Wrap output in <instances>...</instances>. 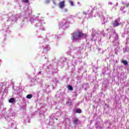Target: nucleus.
<instances>
[{
  "instance_id": "obj_1",
  "label": "nucleus",
  "mask_w": 129,
  "mask_h": 129,
  "mask_svg": "<svg viewBox=\"0 0 129 129\" xmlns=\"http://www.w3.org/2000/svg\"><path fill=\"white\" fill-rule=\"evenodd\" d=\"M87 37V34H84V33L82 32L77 31L73 32L72 39L74 41H77V40H79L80 38H86Z\"/></svg>"
},
{
  "instance_id": "obj_2",
  "label": "nucleus",
  "mask_w": 129,
  "mask_h": 129,
  "mask_svg": "<svg viewBox=\"0 0 129 129\" xmlns=\"http://www.w3.org/2000/svg\"><path fill=\"white\" fill-rule=\"evenodd\" d=\"M59 9H63L65 7V1H63L58 4Z\"/></svg>"
},
{
  "instance_id": "obj_3",
  "label": "nucleus",
  "mask_w": 129,
  "mask_h": 129,
  "mask_svg": "<svg viewBox=\"0 0 129 129\" xmlns=\"http://www.w3.org/2000/svg\"><path fill=\"white\" fill-rule=\"evenodd\" d=\"M112 25L114 27H118L119 26V23H118L117 20H115Z\"/></svg>"
},
{
  "instance_id": "obj_4",
  "label": "nucleus",
  "mask_w": 129,
  "mask_h": 129,
  "mask_svg": "<svg viewBox=\"0 0 129 129\" xmlns=\"http://www.w3.org/2000/svg\"><path fill=\"white\" fill-rule=\"evenodd\" d=\"M9 102L10 103H13V102H15V98H11L9 99Z\"/></svg>"
},
{
  "instance_id": "obj_5",
  "label": "nucleus",
  "mask_w": 129,
  "mask_h": 129,
  "mask_svg": "<svg viewBox=\"0 0 129 129\" xmlns=\"http://www.w3.org/2000/svg\"><path fill=\"white\" fill-rule=\"evenodd\" d=\"M122 63H123L124 65H128V62H127V61L125 60H122Z\"/></svg>"
},
{
  "instance_id": "obj_6",
  "label": "nucleus",
  "mask_w": 129,
  "mask_h": 129,
  "mask_svg": "<svg viewBox=\"0 0 129 129\" xmlns=\"http://www.w3.org/2000/svg\"><path fill=\"white\" fill-rule=\"evenodd\" d=\"M33 97V95L31 94L27 95L26 96V98H28V99H31Z\"/></svg>"
},
{
  "instance_id": "obj_7",
  "label": "nucleus",
  "mask_w": 129,
  "mask_h": 129,
  "mask_svg": "<svg viewBox=\"0 0 129 129\" xmlns=\"http://www.w3.org/2000/svg\"><path fill=\"white\" fill-rule=\"evenodd\" d=\"M81 111H82V110L80 109H77L76 110V112L77 113H81Z\"/></svg>"
},
{
  "instance_id": "obj_8",
  "label": "nucleus",
  "mask_w": 129,
  "mask_h": 129,
  "mask_svg": "<svg viewBox=\"0 0 129 129\" xmlns=\"http://www.w3.org/2000/svg\"><path fill=\"white\" fill-rule=\"evenodd\" d=\"M68 88L69 89V90H71V91L73 90V87H72V86L69 85L68 86Z\"/></svg>"
},
{
  "instance_id": "obj_9",
  "label": "nucleus",
  "mask_w": 129,
  "mask_h": 129,
  "mask_svg": "<svg viewBox=\"0 0 129 129\" xmlns=\"http://www.w3.org/2000/svg\"><path fill=\"white\" fill-rule=\"evenodd\" d=\"M78 122V119H75L74 121V123H75V124H77V123Z\"/></svg>"
},
{
  "instance_id": "obj_10",
  "label": "nucleus",
  "mask_w": 129,
  "mask_h": 129,
  "mask_svg": "<svg viewBox=\"0 0 129 129\" xmlns=\"http://www.w3.org/2000/svg\"><path fill=\"white\" fill-rule=\"evenodd\" d=\"M69 3L70 4L71 6H74V4H73V2L70 1Z\"/></svg>"
},
{
  "instance_id": "obj_11",
  "label": "nucleus",
  "mask_w": 129,
  "mask_h": 129,
  "mask_svg": "<svg viewBox=\"0 0 129 129\" xmlns=\"http://www.w3.org/2000/svg\"><path fill=\"white\" fill-rule=\"evenodd\" d=\"M45 4H50V0H46L45 1Z\"/></svg>"
},
{
  "instance_id": "obj_12",
  "label": "nucleus",
  "mask_w": 129,
  "mask_h": 129,
  "mask_svg": "<svg viewBox=\"0 0 129 129\" xmlns=\"http://www.w3.org/2000/svg\"><path fill=\"white\" fill-rule=\"evenodd\" d=\"M24 3H28L29 2V0H23Z\"/></svg>"
},
{
  "instance_id": "obj_13",
  "label": "nucleus",
  "mask_w": 129,
  "mask_h": 129,
  "mask_svg": "<svg viewBox=\"0 0 129 129\" xmlns=\"http://www.w3.org/2000/svg\"><path fill=\"white\" fill-rule=\"evenodd\" d=\"M128 7H129V3L126 4V8H128Z\"/></svg>"
},
{
  "instance_id": "obj_14",
  "label": "nucleus",
  "mask_w": 129,
  "mask_h": 129,
  "mask_svg": "<svg viewBox=\"0 0 129 129\" xmlns=\"http://www.w3.org/2000/svg\"><path fill=\"white\" fill-rule=\"evenodd\" d=\"M109 5H112V3H109Z\"/></svg>"
},
{
  "instance_id": "obj_15",
  "label": "nucleus",
  "mask_w": 129,
  "mask_h": 129,
  "mask_svg": "<svg viewBox=\"0 0 129 129\" xmlns=\"http://www.w3.org/2000/svg\"><path fill=\"white\" fill-rule=\"evenodd\" d=\"M53 4L56 6V3H55V2H53Z\"/></svg>"
},
{
  "instance_id": "obj_16",
  "label": "nucleus",
  "mask_w": 129,
  "mask_h": 129,
  "mask_svg": "<svg viewBox=\"0 0 129 129\" xmlns=\"http://www.w3.org/2000/svg\"><path fill=\"white\" fill-rule=\"evenodd\" d=\"M41 72H39L38 73V74H41Z\"/></svg>"
},
{
  "instance_id": "obj_17",
  "label": "nucleus",
  "mask_w": 129,
  "mask_h": 129,
  "mask_svg": "<svg viewBox=\"0 0 129 129\" xmlns=\"http://www.w3.org/2000/svg\"><path fill=\"white\" fill-rule=\"evenodd\" d=\"M56 120H58V118H56Z\"/></svg>"
}]
</instances>
